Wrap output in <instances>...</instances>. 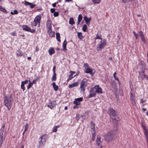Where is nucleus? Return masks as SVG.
<instances>
[{
	"instance_id": "23",
	"label": "nucleus",
	"mask_w": 148,
	"mask_h": 148,
	"mask_svg": "<svg viewBox=\"0 0 148 148\" xmlns=\"http://www.w3.org/2000/svg\"><path fill=\"white\" fill-rule=\"evenodd\" d=\"M48 52L50 55H51L55 52V50L53 48L50 47L48 50Z\"/></svg>"
},
{
	"instance_id": "64",
	"label": "nucleus",
	"mask_w": 148,
	"mask_h": 148,
	"mask_svg": "<svg viewBox=\"0 0 148 148\" xmlns=\"http://www.w3.org/2000/svg\"><path fill=\"white\" fill-rule=\"evenodd\" d=\"M99 146V147H97V148H102V146L101 145H100Z\"/></svg>"
},
{
	"instance_id": "45",
	"label": "nucleus",
	"mask_w": 148,
	"mask_h": 148,
	"mask_svg": "<svg viewBox=\"0 0 148 148\" xmlns=\"http://www.w3.org/2000/svg\"><path fill=\"white\" fill-rule=\"evenodd\" d=\"M28 127V123H27L26 124L25 127V129L24 130L25 131H26L27 130V129Z\"/></svg>"
},
{
	"instance_id": "2",
	"label": "nucleus",
	"mask_w": 148,
	"mask_h": 148,
	"mask_svg": "<svg viewBox=\"0 0 148 148\" xmlns=\"http://www.w3.org/2000/svg\"><path fill=\"white\" fill-rule=\"evenodd\" d=\"M40 15H37L35 18L34 22L31 23V26L32 27L37 26L38 27H39L40 25Z\"/></svg>"
},
{
	"instance_id": "40",
	"label": "nucleus",
	"mask_w": 148,
	"mask_h": 148,
	"mask_svg": "<svg viewBox=\"0 0 148 148\" xmlns=\"http://www.w3.org/2000/svg\"><path fill=\"white\" fill-rule=\"evenodd\" d=\"M100 39L102 40L101 36L100 35L97 34L96 35V37L95 38V39Z\"/></svg>"
},
{
	"instance_id": "18",
	"label": "nucleus",
	"mask_w": 148,
	"mask_h": 148,
	"mask_svg": "<svg viewBox=\"0 0 148 148\" xmlns=\"http://www.w3.org/2000/svg\"><path fill=\"white\" fill-rule=\"evenodd\" d=\"M16 54L18 57H21L22 56H24L23 52L20 50H18L16 52Z\"/></svg>"
},
{
	"instance_id": "62",
	"label": "nucleus",
	"mask_w": 148,
	"mask_h": 148,
	"mask_svg": "<svg viewBox=\"0 0 148 148\" xmlns=\"http://www.w3.org/2000/svg\"><path fill=\"white\" fill-rule=\"evenodd\" d=\"M142 109L144 112H145L146 110V109L144 108H142Z\"/></svg>"
},
{
	"instance_id": "11",
	"label": "nucleus",
	"mask_w": 148,
	"mask_h": 148,
	"mask_svg": "<svg viewBox=\"0 0 148 148\" xmlns=\"http://www.w3.org/2000/svg\"><path fill=\"white\" fill-rule=\"evenodd\" d=\"M96 92L95 91L94 88H92L90 90L89 95L88 96V98L94 97L96 95Z\"/></svg>"
},
{
	"instance_id": "51",
	"label": "nucleus",
	"mask_w": 148,
	"mask_h": 148,
	"mask_svg": "<svg viewBox=\"0 0 148 148\" xmlns=\"http://www.w3.org/2000/svg\"><path fill=\"white\" fill-rule=\"evenodd\" d=\"M1 11H2V12L5 13H7L6 10L3 8L1 9Z\"/></svg>"
},
{
	"instance_id": "33",
	"label": "nucleus",
	"mask_w": 148,
	"mask_h": 148,
	"mask_svg": "<svg viewBox=\"0 0 148 148\" xmlns=\"http://www.w3.org/2000/svg\"><path fill=\"white\" fill-rule=\"evenodd\" d=\"M102 0H92V1L95 4H99Z\"/></svg>"
},
{
	"instance_id": "31",
	"label": "nucleus",
	"mask_w": 148,
	"mask_h": 148,
	"mask_svg": "<svg viewBox=\"0 0 148 148\" xmlns=\"http://www.w3.org/2000/svg\"><path fill=\"white\" fill-rule=\"evenodd\" d=\"M29 84L27 86V88L28 89L30 88L33 85V84L31 83V82L30 81V79L29 80Z\"/></svg>"
},
{
	"instance_id": "30",
	"label": "nucleus",
	"mask_w": 148,
	"mask_h": 148,
	"mask_svg": "<svg viewBox=\"0 0 148 148\" xmlns=\"http://www.w3.org/2000/svg\"><path fill=\"white\" fill-rule=\"evenodd\" d=\"M144 129L145 130L144 132L145 134V136L147 138V139H148V132L147 130L145 128H144Z\"/></svg>"
},
{
	"instance_id": "56",
	"label": "nucleus",
	"mask_w": 148,
	"mask_h": 148,
	"mask_svg": "<svg viewBox=\"0 0 148 148\" xmlns=\"http://www.w3.org/2000/svg\"><path fill=\"white\" fill-rule=\"evenodd\" d=\"M50 10L51 12L53 13L55 12V9L54 8H51Z\"/></svg>"
},
{
	"instance_id": "21",
	"label": "nucleus",
	"mask_w": 148,
	"mask_h": 148,
	"mask_svg": "<svg viewBox=\"0 0 148 148\" xmlns=\"http://www.w3.org/2000/svg\"><path fill=\"white\" fill-rule=\"evenodd\" d=\"M48 34L51 37L54 36L55 35V33L51 29H48Z\"/></svg>"
},
{
	"instance_id": "25",
	"label": "nucleus",
	"mask_w": 148,
	"mask_h": 148,
	"mask_svg": "<svg viewBox=\"0 0 148 148\" xmlns=\"http://www.w3.org/2000/svg\"><path fill=\"white\" fill-rule=\"evenodd\" d=\"M78 85V82H75L73 84H72L69 86V88H72L74 87L75 86H77Z\"/></svg>"
},
{
	"instance_id": "27",
	"label": "nucleus",
	"mask_w": 148,
	"mask_h": 148,
	"mask_svg": "<svg viewBox=\"0 0 148 148\" xmlns=\"http://www.w3.org/2000/svg\"><path fill=\"white\" fill-rule=\"evenodd\" d=\"M67 44V42L65 39L63 43L62 47L63 48V50L65 51L66 50V47Z\"/></svg>"
},
{
	"instance_id": "15",
	"label": "nucleus",
	"mask_w": 148,
	"mask_h": 148,
	"mask_svg": "<svg viewBox=\"0 0 148 148\" xmlns=\"http://www.w3.org/2000/svg\"><path fill=\"white\" fill-rule=\"evenodd\" d=\"M90 127L92 133H95V124L92 121L91 122Z\"/></svg>"
},
{
	"instance_id": "35",
	"label": "nucleus",
	"mask_w": 148,
	"mask_h": 148,
	"mask_svg": "<svg viewBox=\"0 0 148 148\" xmlns=\"http://www.w3.org/2000/svg\"><path fill=\"white\" fill-rule=\"evenodd\" d=\"M56 73H53V75L51 78V80L52 81H56Z\"/></svg>"
},
{
	"instance_id": "61",
	"label": "nucleus",
	"mask_w": 148,
	"mask_h": 148,
	"mask_svg": "<svg viewBox=\"0 0 148 148\" xmlns=\"http://www.w3.org/2000/svg\"><path fill=\"white\" fill-rule=\"evenodd\" d=\"M36 82V80L35 79H34L33 80V81H32V82H31V83L33 84L35 82Z\"/></svg>"
},
{
	"instance_id": "8",
	"label": "nucleus",
	"mask_w": 148,
	"mask_h": 148,
	"mask_svg": "<svg viewBox=\"0 0 148 148\" xmlns=\"http://www.w3.org/2000/svg\"><path fill=\"white\" fill-rule=\"evenodd\" d=\"M23 29L25 31L33 33L36 32V29H31L28 25H23L22 26Z\"/></svg>"
},
{
	"instance_id": "29",
	"label": "nucleus",
	"mask_w": 148,
	"mask_h": 148,
	"mask_svg": "<svg viewBox=\"0 0 148 148\" xmlns=\"http://www.w3.org/2000/svg\"><path fill=\"white\" fill-rule=\"evenodd\" d=\"M69 23L71 25H73L75 24V23L74 21V19L73 18H70Z\"/></svg>"
},
{
	"instance_id": "4",
	"label": "nucleus",
	"mask_w": 148,
	"mask_h": 148,
	"mask_svg": "<svg viewBox=\"0 0 148 148\" xmlns=\"http://www.w3.org/2000/svg\"><path fill=\"white\" fill-rule=\"evenodd\" d=\"M47 138V136L46 134H44L40 136L39 138V143L40 147L44 145L46 142Z\"/></svg>"
},
{
	"instance_id": "16",
	"label": "nucleus",
	"mask_w": 148,
	"mask_h": 148,
	"mask_svg": "<svg viewBox=\"0 0 148 148\" xmlns=\"http://www.w3.org/2000/svg\"><path fill=\"white\" fill-rule=\"evenodd\" d=\"M130 98L132 104L134 105H135L136 104L135 101V97L134 95L132 94V93H131V94Z\"/></svg>"
},
{
	"instance_id": "58",
	"label": "nucleus",
	"mask_w": 148,
	"mask_h": 148,
	"mask_svg": "<svg viewBox=\"0 0 148 148\" xmlns=\"http://www.w3.org/2000/svg\"><path fill=\"white\" fill-rule=\"evenodd\" d=\"M128 0H122V2L123 3H126L128 2Z\"/></svg>"
},
{
	"instance_id": "41",
	"label": "nucleus",
	"mask_w": 148,
	"mask_h": 148,
	"mask_svg": "<svg viewBox=\"0 0 148 148\" xmlns=\"http://www.w3.org/2000/svg\"><path fill=\"white\" fill-rule=\"evenodd\" d=\"M73 103L76 105H77L80 106V103L79 102V101H78L75 100L74 101Z\"/></svg>"
},
{
	"instance_id": "7",
	"label": "nucleus",
	"mask_w": 148,
	"mask_h": 148,
	"mask_svg": "<svg viewBox=\"0 0 148 148\" xmlns=\"http://www.w3.org/2000/svg\"><path fill=\"white\" fill-rule=\"evenodd\" d=\"M113 133L112 131L108 132L104 136L105 140L109 142L112 140L113 139Z\"/></svg>"
},
{
	"instance_id": "55",
	"label": "nucleus",
	"mask_w": 148,
	"mask_h": 148,
	"mask_svg": "<svg viewBox=\"0 0 148 148\" xmlns=\"http://www.w3.org/2000/svg\"><path fill=\"white\" fill-rule=\"evenodd\" d=\"M56 66H54L53 68V73H56Z\"/></svg>"
},
{
	"instance_id": "48",
	"label": "nucleus",
	"mask_w": 148,
	"mask_h": 148,
	"mask_svg": "<svg viewBox=\"0 0 148 148\" xmlns=\"http://www.w3.org/2000/svg\"><path fill=\"white\" fill-rule=\"evenodd\" d=\"M58 15V12H55L53 13V15L55 17L57 16Z\"/></svg>"
},
{
	"instance_id": "1",
	"label": "nucleus",
	"mask_w": 148,
	"mask_h": 148,
	"mask_svg": "<svg viewBox=\"0 0 148 148\" xmlns=\"http://www.w3.org/2000/svg\"><path fill=\"white\" fill-rule=\"evenodd\" d=\"M12 100V98L11 96L8 97H7V96L4 97V103L5 106L7 107L8 110H10L11 108Z\"/></svg>"
},
{
	"instance_id": "38",
	"label": "nucleus",
	"mask_w": 148,
	"mask_h": 148,
	"mask_svg": "<svg viewBox=\"0 0 148 148\" xmlns=\"http://www.w3.org/2000/svg\"><path fill=\"white\" fill-rule=\"evenodd\" d=\"M87 26L86 24H84L83 26L82 30L83 31L85 32L86 31V29H87Z\"/></svg>"
},
{
	"instance_id": "6",
	"label": "nucleus",
	"mask_w": 148,
	"mask_h": 148,
	"mask_svg": "<svg viewBox=\"0 0 148 148\" xmlns=\"http://www.w3.org/2000/svg\"><path fill=\"white\" fill-rule=\"evenodd\" d=\"M106 40H101L98 44L97 46V49L98 51H100L106 45Z\"/></svg>"
},
{
	"instance_id": "12",
	"label": "nucleus",
	"mask_w": 148,
	"mask_h": 148,
	"mask_svg": "<svg viewBox=\"0 0 148 148\" xmlns=\"http://www.w3.org/2000/svg\"><path fill=\"white\" fill-rule=\"evenodd\" d=\"M56 101H53L47 105V106L51 109H53L56 107Z\"/></svg>"
},
{
	"instance_id": "54",
	"label": "nucleus",
	"mask_w": 148,
	"mask_h": 148,
	"mask_svg": "<svg viewBox=\"0 0 148 148\" xmlns=\"http://www.w3.org/2000/svg\"><path fill=\"white\" fill-rule=\"evenodd\" d=\"M80 106L75 105V106H73V108L74 109H77V108H78Z\"/></svg>"
},
{
	"instance_id": "26",
	"label": "nucleus",
	"mask_w": 148,
	"mask_h": 148,
	"mask_svg": "<svg viewBox=\"0 0 148 148\" xmlns=\"http://www.w3.org/2000/svg\"><path fill=\"white\" fill-rule=\"evenodd\" d=\"M52 85L54 90L55 91L58 90V86L56 85V83L55 82H53Z\"/></svg>"
},
{
	"instance_id": "63",
	"label": "nucleus",
	"mask_w": 148,
	"mask_h": 148,
	"mask_svg": "<svg viewBox=\"0 0 148 148\" xmlns=\"http://www.w3.org/2000/svg\"><path fill=\"white\" fill-rule=\"evenodd\" d=\"M27 59L28 60H30L31 59V58L30 57H27Z\"/></svg>"
},
{
	"instance_id": "3",
	"label": "nucleus",
	"mask_w": 148,
	"mask_h": 148,
	"mask_svg": "<svg viewBox=\"0 0 148 148\" xmlns=\"http://www.w3.org/2000/svg\"><path fill=\"white\" fill-rule=\"evenodd\" d=\"M87 84V79L86 78L84 79L81 81L80 83V92L83 94L85 91V88Z\"/></svg>"
},
{
	"instance_id": "13",
	"label": "nucleus",
	"mask_w": 148,
	"mask_h": 148,
	"mask_svg": "<svg viewBox=\"0 0 148 148\" xmlns=\"http://www.w3.org/2000/svg\"><path fill=\"white\" fill-rule=\"evenodd\" d=\"M138 34L140 36L141 40L142 42H143L144 43H145V37L143 34V32L142 31H140L138 32Z\"/></svg>"
},
{
	"instance_id": "39",
	"label": "nucleus",
	"mask_w": 148,
	"mask_h": 148,
	"mask_svg": "<svg viewBox=\"0 0 148 148\" xmlns=\"http://www.w3.org/2000/svg\"><path fill=\"white\" fill-rule=\"evenodd\" d=\"M83 18L81 14H79L78 15V21L81 22Z\"/></svg>"
},
{
	"instance_id": "24",
	"label": "nucleus",
	"mask_w": 148,
	"mask_h": 148,
	"mask_svg": "<svg viewBox=\"0 0 148 148\" xmlns=\"http://www.w3.org/2000/svg\"><path fill=\"white\" fill-rule=\"evenodd\" d=\"M96 143L98 146L101 145V141L100 140V137L99 136H97V137Z\"/></svg>"
},
{
	"instance_id": "17",
	"label": "nucleus",
	"mask_w": 148,
	"mask_h": 148,
	"mask_svg": "<svg viewBox=\"0 0 148 148\" xmlns=\"http://www.w3.org/2000/svg\"><path fill=\"white\" fill-rule=\"evenodd\" d=\"M70 73L71 74L69 75V78L67 79V81L68 82H69L71 79H72L74 76H75V75L74 76H73L74 74L75 73L74 72L71 71L70 72Z\"/></svg>"
},
{
	"instance_id": "22",
	"label": "nucleus",
	"mask_w": 148,
	"mask_h": 148,
	"mask_svg": "<svg viewBox=\"0 0 148 148\" xmlns=\"http://www.w3.org/2000/svg\"><path fill=\"white\" fill-rule=\"evenodd\" d=\"M3 139V134L2 132L0 131V147L1 145Z\"/></svg>"
},
{
	"instance_id": "9",
	"label": "nucleus",
	"mask_w": 148,
	"mask_h": 148,
	"mask_svg": "<svg viewBox=\"0 0 148 148\" xmlns=\"http://www.w3.org/2000/svg\"><path fill=\"white\" fill-rule=\"evenodd\" d=\"M108 112L110 116H114L116 115V114L115 110L112 108H109L108 109Z\"/></svg>"
},
{
	"instance_id": "36",
	"label": "nucleus",
	"mask_w": 148,
	"mask_h": 148,
	"mask_svg": "<svg viewBox=\"0 0 148 148\" xmlns=\"http://www.w3.org/2000/svg\"><path fill=\"white\" fill-rule=\"evenodd\" d=\"M59 125H58L54 127L52 131L53 132H56L57 131V128L60 127Z\"/></svg>"
},
{
	"instance_id": "34",
	"label": "nucleus",
	"mask_w": 148,
	"mask_h": 148,
	"mask_svg": "<svg viewBox=\"0 0 148 148\" xmlns=\"http://www.w3.org/2000/svg\"><path fill=\"white\" fill-rule=\"evenodd\" d=\"M113 76L114 77V78L115 79L117 80L118 81L119 83V84H120V83L119 82V79H118V77L116 76V72H115L114 73V74H113Z\"/></svg>"
},
{
	"instance_id": "47",
	"label": "nucleus",
	"mask_w": 148,
	"mask_h": 148,
	"mask_svg": "<svg viewBox=\"0 0 148 148\" xmlns=\"http://www.w3.org/2000/svg\"><path fill=\"white\" fill-rule=\"evenodd\" d=\"M28 80H26L25 81L21 82V83L24 84V85L26 84H27L28 83Z\"/></svg>"
},
{
	"instance_id": "60",
	"label": "nucleus",
	"mask_w": 148,
	"mask_h": 148,
	"mask_svg": "<svg viewBox=\"0 0 148 148\" xmlns=\"http://www.w3.org/2000/svg\"><path fill=\"white\" fill-rule=\"evenodd\" d=\"M52 5L53 7H55L56 6V3H54L52 4Z\"/></svg>"
},
{
	"instance_id": "42",
	"label": "nucleus",
	"mask_w": 148,
	"mask_h": 148,
	"mask_svg": "<svg viewBox=\"0 0 148 148\" xmlns=\"http://www.w3.org/2000/svg\"><path fill=\"white\" fill-rule=\"evenodd\" d=\"M141 77L142 79H143V78H144L145 77L147 78V76L145 75L144 73V72L143 71L142 72V76H141Z\"/></svg>"
},
{
	"instance_id": "44",
	"label": "nucleus",
	"mask_w": 148,
	"mask_h": 148,
	"mask_svg": "<svg viewBox=\"0 0 148 148\" xmlns=\"http://www.w3.org/2000/svg\"><path fill=\"white\" fill-rule=\"evenodd\" d=\"M92 133V140L94 141L95 139V133Z\"/></svg>"
},
{
	"instance_id": "52",
	"label": "nucleus",
	"mask_w": 148,
	"mask_h": 148,
	"mask_svg": "<svg viewBox=\"0 0 148 148\" xmlns=\"http://www.w3.org/2000/svg\"><path fill=\"white\" fill-rule=\"evenodd\" d=\"M30 3L29 2H28L25 1V3H24V4L25 5H29L30 4Z\"/></svg>"
},
{
	"instance_id": "32",
	"label": "nucleus",
	"mask_w": 148,
	"mask_h": 148,
	"mask_svg": "<svg viewBox=\"0 0 148 148\" xmlns=\"http://www.w3.org/2000/svg\"><path fill=\"white\" fill-rule=\"evenodd\" d=\"M56 38L57 40L58 41L60 42V34L59 33H57L56 34Z\"/></svg>"
},
{
	"instance_id": "57",
	"label": "nucleus",
	"mask_w": 148,
	"mask_h": 148,
	"mask_svg": "<svg viewBox=\"0 0 148 148\" xmlns=\"http://www.w3.org/2000/svg\"><path fill=\"white\" fill-rule=\"evenodd\" d=\"M135 0H128V2H131L132 4L135 2Z\"/></svg>"
},
{
	"instance_id": "19",
	"label": "nucleus",
	"mask_w": 148,
	"mask_h": 148,
	"mask_svg": "<svg viewBox=\"0 0 148 148\" xmlns=\"http://www.w3.org/2000/svg\"><path fill=\"white\" fill-rule=\"evenodd\" d=\"M112 88H113L112 90L116 92L117 90V88L116 86V84L115 82H113L111 84Z\"/></svg>"
},
{
	"instance_id": "43",
	"label": "nucleus",
	"mask_w": 148,
	"mask_h": 148,
	"mask_svg": "<svg viewBox=\"0 0 148 148\" xmlns=\"http://www.w3.org/2000/svg\"><path fill=\"white\" fill-rule=\"evenodd\" d=\"M133 32L134 35L135 36L136 39H137L138 38V34L135 31H133Z\"/></svg>"
},
{
	"instance_id": "5",
	"label": "nucleus",
	"mask_w": 148,
	"mask_h": 148,
	"mask_svg": "<svg viewBox=\"0 0 148 148\" xmlns=\"http://www.w3.org/2000/svg\"><path fill=\"white\" fill-rule=\"evenodd\" d=\"M84 67L85 68L84 71L86 73L90 74L92 75H93L94 72H93V69H91L90 67L89 66L88 64L85 63L84 65Z\"/></svg>"
},
{
	"instance_id": "53",
	"label": "nucleus",
	"mask_w": 148,
	"mask_h": 148,
	"mask_svg": "<svg viewBox=\"0 0 148 148\" xmlns=\"http://www.w3.org/2000/svg\"><path fill=\"white\" fill-rule=\"evenodd\" d=\"M10 34L12 36H14L16 34V32H12Z\"/></svg>"
},
{
	"instance_id": "46",
	"label": "nucleus",
	"mask_w": 148,
	"mask_h": 148,
	"mask_svg": "<svg viewBox=\"0 0 148 148\" xmlns=\"http://www.w3.org/2000/svg\"><path fill=\"white\" fill-rule=\"evenodd\" d=\"M75 100L76 101H79L80 102V101H82L83 98L82 97H80L78 98L75 99Z\"/></svg>"
},
{
	"instance_id": "59",
	"label": "nucleus",
	"mask_w": 148,
	"mask_h": 148,
	"mask_svg": "<svg viewBox=\"0 0 148 148\" xmlns=\"http://www.w3.org/2000/svg\"><path fill=\"white\" fill-rule=\"evenodd\" d=\"M144 102H145V101H144L142 99H140V103H142Z\"/></svg>"
},
{
	"instance_id": "20",
	"label": "nucleus",
	"mask_w": 148,
	"mask_h": 148,
	"mask_svg": "<svg viewBox=\"0 0 148 148\" xmlns=\"http://www.w3.org/2000/svg\"><path fill=\"white\" fill-rule=\"evenodd\" d=\"M46 25L47 29H51V22L50 20L47 21Z\"/></svg>"
},
{
	"instance_id": "37",
	"label": "nucleus",
	"mask_w": 148,
	"mask_h": 148,
	"mask_svg": "<svg viewBox=\"0 0 148 148\" xmlns=\"http://www.w3.org/2000/svg\"><path fill=\"white\" fill-rule=\"evenodd\" d=\"M18 12L17 10H14L13 12L11 11L10 12V14L12 15L17 14H18Z\"/></svg>"
},
{
	"instance_id": "49",
	"label": "nucleus",
	"mask_w": 148,
	"mask_h": 148,
	"mask_svg": "<svg viewBox=\"0 0 148 148\" xmlns=\"http://www.w3.org/2000/svg\"><path fill=\"white\" fill-rule=\"evenodd\" d=\"M21 88L23 90V91H24L25 90V87L24 85L21 83Z\"/></svg>"
},
{
	"instance_id": "10",
	"label": "nucleus",
	"mask_w": 148,
	"mask_h": 148,
	"mask_svg": "<svg viewBox=\"0 0 148 148\" xmlns=\"http://www.w3.org/2000/svg\"><path fill=\"white\" fill-rule=\"evenodd\" d=\"M94 88V90L95 89V92L97 93L102 94V90L101 88L99 87V85L95 86L93 88Z\"/></svg>"
},
{
	"instance_id": "14",
	"label": "nucleus",
	"mask_w": 148,
	"mask_h": 148,
	"mask_svg": "<svg viewBox=\"0 0 148 148\" xmlns=\"http://www.w3.org/2000/svg\"><path fill=\"white\" fill-rule=\"evenodd\" d=\"M84 19L86 23L88 25L90 24V22L91 21V18H88L86 16L84 17Z\"/></svg>"
},
{
	"instance_id": "50",
	"label": "nucleus",
	"mask_w": 148,
	"mask_h": 148,
	"mask_svg": "<svg viewBox=\"0 0 148 148\" xmlns=\"http://www.w3.org/2000/svg\"><path fill=\"white\" fill-rule=\"evenodd\" d=\"M29 5L31 8H32L35 7V6H36V5H34V4H32V3H30Z\"/></svg>"
},
{
	"instance_id": "28",
	"label": "nucleus",
	"mask_w": 148,
	"mask_h": 148,
	"mask_svg": "<svg viewBox=\"0 0 148 148\" xmlns=\"http://www.w3.org/2000/svg\"><path fill=\"white\" fill-rule=\"evenodd\" d=\"M77 35L78 37L80 39H83V37L82 36V34L81 32H78L77 33Z\"/></svg>"
}]
</instances>
